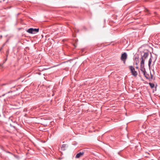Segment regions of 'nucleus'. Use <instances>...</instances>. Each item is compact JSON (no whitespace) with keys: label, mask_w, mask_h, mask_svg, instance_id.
I'll list each match as a JSON object with an SVG mask.
<instances>
[{"label":"nucleus","mask_w":160,"mask_h":160,"mask_svg":"<svg viewBox=\"0 0 160 160\" xmlns=\"http://www.w3.org/2000/svg\"><path fill=\"white\" fill-rule=\"evenodd\" d=\"M140 52L141 53V58L142 60L140 63V70L145 75V70L144 68V62L145 60L148 58L149 53L148 52Z\"/></svg>","instance_id":"obj_1"},{"label":"nucleus","mask_w":160,"mask_h":160,"mask_svg":"<svg viewBox=\"0 0 160 160\" xmlns=\"http://www.w3.org/2000/svg\"><path fill=\"white\" fill-rule=\"evenodd\" d=\"M127 58V55L126 52H124L122 54L121 59L123 62L124 63H125L126 59Z\"/></svg>","instance_id":"obj_2"},{"label":"nucleus","mask_w":160,"mask_h":160,"mask_svg":"<svg viewBox=\"0 0 160 160\" xmlns=\"http://www.w3.org/2000/svg\"><path fill=\"white\" fill-rule=\"evenodd\" d=\"M84 152L83 151L80 152L78 153L75 156L76 158H79L82 157L84 154Z\"/></svg>","instance_id":"obj_3"},{"label":"nucleus","mask_w":160,"mask_h":160,"mask_svg":"<svg viewBox=\"0 0 160 160\" xmlns=\"http://www.w3.org/2000/svg\"><path fill=\"white\" fill-rule=\"evenodd\" d=\"M149 86L150 87V88L152 89H153L154 88H155L156 89V87L157 86V84L156 83L155 84L151 82H149Z\"/></svg>","instance_id":"obj_4"},{"label":"nucleus","mask_w":160,"mask_h":160,"mask_svg":"<svg viewBox=\"0 0 160 160\" xmlns=\"http://www.w3.org/2000/svg\"><path fill=\"white\" fill-rule=\"evenodd\" d=\"M152 55L151 54L150 58L149 59V61H148V66L149 67H150L151 64V63L152 62Z\"/></svg>","instance_id":"obj_5"},{"label":"nucleus","mask_w":160,"mask_h":160,"mask_svg":"<svg viewBox=\"0 0 160 160\" xmlns=\"http://www.w3.org/2000/svg\"><path fill=\"white\" fill-rule=\"evenodd\" d=\"M33 28H30L27 30V32L31 34H33Z\"/></svg>","instance_id":"obj_6"},{"label":"nucleus","mask_w":160,"mask_h":160,"mask_svg":"<svg viewBox=\"0 0 160 160\" xmlns=\"http://www.w3.org/2000/svg\"><path fill=\"white\" fill-rule=\"evenodd\" d=\"M33 34H35L36 33L38 32L39 30V28H33Z\"/></svg>","instance_id":"obj_7"},{"label":"nucleus","mask_w":160,"mask_h":160,"mask_svg":"<svg viewBox=\"0 0 160 160\" xmlns=\"http://www.w3.org/2000/svg\"><path fill=\"white\" fill-rule=\"evenodd\" d=\"M66 144H64L62 145V147H61V150L63 151H64L66 150L65 148L66 147Z\"/></svg>","instance_id":"obj_8"},{"label":"nucleus","mask_w":160,"mask_h":160,"mask_svg":"<svg viewBox=\"0 0 160 160\" xmlns=\"http://www.w3.org/2000/svg\"><path fill=\"white\" fill-rule=\"evenodd\" d=\"M131 72L134 76H136L137 75V72L135 71V69L132 72Z\"/></svg>","instance_id":"obj_9"},{"label":"nucleus","mask_w":160,"mask_h":160,"mask_svg":"<svg viewBox=\"0 0 160 160\" xmlns=\"http://www.w3.org/2000/svg\"><path fill=\"white\" fill-rule=\"evenodd\" d=\"M130 69L131 71V72H132L135 69L132 66H130Z\"/></svg>","instance_id":"obj_10"},{"label":"nucleus","mask_w":160,"mask_h":160,"mask_svg":"<svg viewBox=\"0 0 160 160\" xmlns=\"http://www.w3.org/2000/svg\"><path fill=\"white\" fill-rule=\"evenodd\" d=\"M6 53H7V56H8V53H9V51H8V50L7 51Z\"/></svg>","instance_id":"obj_11"},{"label":"nucleus","mask_w":160,"mask_h":160,"mask_svg":"<svg viewBox=\"0 0 160 160\" xmlns=\"http://www.w3.org/2000/svg\"><path fill=\"white\" fill-rule=\"evenodd\" d=\"M7 153H9V154H13L11 152H10L9 151H7Z\"/></svg>","instance_id":"obj_12"},{"label":"nucleus","mask_w":160,"mask_h":160,"mask_svg":"<svg viewBox=\"0 0 160 160\" xmlns=\"http://www.w3.org/2000/svg\"><path fill=\"white\" fill-rule=\"evenodd\" d=\"M59 65V64H58L57 65H55L54 66L52 67H56V66H58Z\"/></svg>","instance_id":"obj_13"},{"label":"nucleus","mask_w":160,"mask_h":160,"mask_svg":"<svg viewBox=\"0 0 160 160\" xmlns=\"http://www.w3.org/2000/svg\"><path fill=\"white\" fill-rule=\"evenodd\" d=\"M156 59H155V60H154V61L153 62V63H155V62L156 61Z\"/></svg>","instance_id":"obj_14"},{"label":"nucleus","mask_w":160,"mask_h":160,"mask_svg":"<svg viewBox=\"0 0 160 160\" xmlns=\"http://www.w3.org/2000/svg\"><path fill=\"white\" fill-rule=\"evenodd\" d=\"M22 78V79H23V77L22 76V77H21L20 78H18V79H20V78Z\"/></svg>","instance_id":"obj_15"},{"label":"nucleus","mask_w":160,"mask_h":160,"mask_svg":"<svg viewBox=\"0 0 160 160\" xmlns=\"http://www.w3.org/2000/svg\"><path fill=\"white\" fill-rule=\"evenodd\" d=\"M137 59L138 61V58H135V60H136V61L137 60Z\"/></svg>","instance_id":"obj_16"},{"label":"nucleus","mask_w":160,"mask_h":160,"mask_svg":"<svg viewBox=\"0 0 160 160\" xmlns=\"http://www.w3.org/2000/svg\"><path fill=\"white\" fill-rule=\"evenodd\" d=\"M2 48H1L0 49V52L1 51V50H2Z\"/></svg>","instance_id":"obj_17"}]
</instances>
